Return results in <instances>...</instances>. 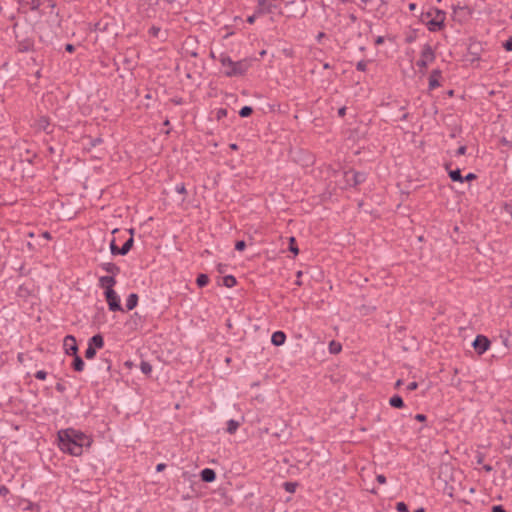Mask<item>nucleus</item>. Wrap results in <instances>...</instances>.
Returning a JSON list of instances; mask_svg holds the SVG:
<instances>
[{
    "mask_svg": "<svg viewBox=\"0 0 512 512\" xmlns=\"http://www.w3.org/2000/svg\"><path fill=\"white\" fill-rule=\"evenodd\" d=\"M59 448L73 456H80L84 448L90 447L92 440L89 436L73 428L58 432Z\"/></svg>",
    "mask_w": 512,
    "mask_h": 512,
    "instance_id": "obj_1",
    "label": "nucleus"
},
{
    "mask_svg": "<svg viewBox=\"0 0 512 512\" xmlns=\"http://www.w3.org/2000/svg\"><path fill=\"white\" fill-rule=\"evenodd\" d=\"M220 62L222 67L225 69L224 73L227 76L242 75L249 67V63L247 61L234 62L228 56H221Z\"/></svg>",
    "mask_w": 512,
    "mask_h": 512,
    "instance_id": "obj_2",
    "label": "nucleus"
},
{
    "mask_svg": "<svg viewBox=\"0 0 512 512\" xmlns=\"http://www.w3.org/2000/svg\"><path fill=\"white\" fill-rule=\"evenodd\" d=\"M105 296L107 299L109 309L111 311L121 310L120 298L114 289H109V291H105Z\"/></svg>",
    "mask_w": 512,
    "mask_h": 512,
    "instance_id": "obj_3",
    "label": "nucleus"
},
{
    "mask_svg": "<svg viewBox=\"0 0 512 512\" xmlns=\"http://www.w3.org/2000/svg\"><path fill=\"white\" fill-rule=\"evenodd\" d=\"M434 60V52L430 46L426 45L422 49L420 59L417 62V65L420 67H427Z\"/></svg>",
    "mask_w": 512,
    "mask_h": 512,
    "instance_id": "obj_4",
    "label": "nucleus"
},
{
    "mask_svg": "<svg viewBox=\"0 0 512 512\" xmlns=\"http://www.w3.org/2000/svg\"><path fill=\"white\" fill-rule=\"evenodd\" d=\"M472 345L476 352L481 355L489 349L490 341L487 337L483 335H478L476 339L473 341Z\"/></svg>",
    "mask_w": 512,
    "mask_h": 512,
    "instance_id": "obj_5",
    "label": "nucleus"
},
{
    "mask_svg": "<svg viewBox=\"0 0 512 512\" xmlns=\"http://www.w3.org/2000/svg\"><path fill=\"white\" fill-rule=\"evenodd\" d=\"M63 346H64V350H65L66 354L73 355V356L77 355L78 347H77L76 339L74 336L67 335L64 338Z\"/></svg>",
    "mask_w": 512,
    "mask_h": 512,
    "instance_id": "obj_6",
    "label": "nucleus"
},
{
    "mask_svg": "<svg viewBox=\"0 0 512 512\" xmlns=\"http://www.w3.org/2000/svg\"><path fill=\"white\" fill-rule=\"evenodd\" d=\"M116 280L113 276H102L99 278V284L101 287L105 288V291H109V289H113Z\"/></svg>",
    "mask_w": 512,
    "mask_h": 512,
    "instance_id": "obj_7",
    "label": "nucleus"
},
{
    "mask_svg": "<svg viewBox=\"0 0 512 512\" xmlns=\"http://www.w3.org/2000/svg\"><path fill=\"white\" fill-rule=\"evenodd\" d=\"M343 176H351L353 178V185L360 184L365 180V174L361 172L347 171L343 173Z\"/></svg>",
    "mask_w": 512,
    "mask_h": 512,
    "instance_id": "obj_8",
    "label": "nucleus"
},
{
    "mask_svg": "<svg viewBox=\"0 0 512 512\" xmlns=\"http://www.w3.org/2000/svg\"><path fill=\"white\" fill-rule=\"evenodd\" d=\"M257 2V14L269 13L272 11L273 6L268 2V0H257Z\"/></svg>",
    "mask_w": 512,
    "mask_h": 512,
    "instance_id": "obj_9",
    "label": "nucleus"
},
{
    "mask_svg": "<svg viewBox=\"0 0 512 512\" xmlns=\"http://www.w3.org/2000/svg\"><path fill=\"white\" fill-rule=\"evenodd\" d=\"M286 335L282 331H276L272 334L271 342L275 346H281L285 343Z\"/></svg>",
    "mask_w": 512,
    "mask_h": 512,
    "instance_id": "obj_10",
    "label": "nucleus"
},
{
    "mask_svg": "<svg viewBox=\"0 0 512 512\" xmlns=\"http://www.w3.org/2000/svg\"><path fill=\"white\" fill-rule=\"evenodd\" d=\"M216 478V473L213 469L205 468L201 471V479L204 482H212Z\"/></svg>",
    "mask_w": 512,
    "mask_h": 512,
    "instance_id": "obj_11",
    "label": "nucleus"
},
{
    "mask_svg": "<svg viewBox=\"0 0 512 512\" xmlns=\"http://www.w3.org/2000/svg\"><path fill=\"white\" fill-rule=\"evenodd\" d=\"M440 78V72L438 70H434L429 77V88L434 89L438 87Z\"/></svg>",
    "mask_w": 512,
    "mask_h": 512,
    "instance_id": "obj_12",
    "label": "nucleus"
},
{
    "mask_svg": "<svg viewBox=\"0 0 512 512\" xmlns=\"http://www.w3.org/2000/svg\"><path fill=\"white\" fill-rule=\"evenodd\" d=\"M101 267L106 272L111 273L113 277L119 273V268L114 263H103Z\"/></svg>",
    "mask_w": 512,
    "mask_h": 512,
    "instance_id": "obj_13",
    "label": "nucleus"
},
{
    "mask_svg": "<svg viewBox=\"0 0 512 512\" xmlns=\"http://www.w3.org/2000/svg\"><path fill=\"white\" fill-rule=\"evenodd\" d=\"M89 345H91L92 347L95 346L97 348H102L104 345L103 337L100 334L94 335L89 340Z\"/></svg>",
    "mask_w": 512,
    "mask_h": 512,
    "instance_id": "obj_14",
    "label": "nucleus"
},
{
    "mask_svg": "<svg viewBox=\"0 0 512 512\" xmlns=\"http://www.w3.org/2000/svg\"><path fill=\"white\" fill-rule=\"evenodd\" d=\"M138 302V296L134 293L130 294L126 300V307L128 310H132L136 307Z\"/></svg>",
    "mask_w": 512,
    "mask_h": 512,
    "instance_id": "obj_15",
    "label": "nucleus"
},
{
    "mask_svg": "<svg viewBox=\"0 0 512 512\" xmlns=\"http://www.w3.org/2000/svg\"><path fill=\"white\" fill-rule=\"evenodd\" d=\"M239 426H240L239 421L231 419L227 422V432L229 434H234L237 431V429L239 428Z\"/></svg>",
    "mask_w": 512,
    "mask_h": 512,
    "instance_id": "obj_16",
    "label": "nucleus"
},
{
    "mask_svg": "<svg viewBox=\"0 0 512 512\" xmlns=\"http://www.w3.org/2000/svg\"><path fill=\"white\" fill-rule=\"evenodd\" d=\"M133 237L131 236L125 243L124 245L120 248L119 252H120V255H126L131 247L133 246Z\"/></svg>",
    "mask_w": 512,
    "mask_h": 512,
    "instance_id": "obj_17",
    "label": "nucleus"
},
{
    "mask_svg": "<svg viewBox=\"0 0 512 512\" xmlns=\"http://www.w3.org/2000/svg\"><path fill=\"white\" fill-rule=\"evenodd\" d=\"M73 368L78 372L84 369V362L78 354L74 355Z\"/></svg>",
    "mask_w": 512,
    "mask_h": 512,
    "instance_id": "obj_18",
    "label": "nucleus"
},
{
    "mask_svg": "<svg viewBox=\"0 0 512 512\" xmlns=\"http://www.w3.org/2000/svg\"><path fill=\"white\" fill-rule=\"evenodd\" d=\"M36 125L38 129L47 131L49 128V120L46 117H40Z\"/></svg>",
    "mask_w": 512,
    "mask_h": 512,
    "instance_id": "obj_19",
    "label": "nucleus"
},
{
    "mask_svg": "<svg viewBox=\"0 0 512 512\" xmlns=\"http://www.w3.org/2000/svg\"><path fill=\"white\" fill-rule=\"evenodd\" d=\"M389 403L392 407L401 408L403 407V400L400 396L395 395L390 398Z\"/></svg>",
    "mask_w": 512,
    "mask_h": 512,
    "instance_id": "obj_20",
    "label": "nucleus"
},
{
    "mask_svg": "<svg viewBox=\"0 0 512 512\" xmlns=\"http://www.w3.org/2000/svg\"><path fill=\"white\" fill-rule=\"evenodd\" d=\"M223 285L231 288L236 285V279L232 275H227L223 278Z\"/></svg>",
    "mask_w": 512,
    "mask_h": 512,
    "instance_id": "obj_21",
    "label": "nucleus"
},
{
    "mask_svg": "<svg viewBox=\"0 0 512 512\" xmlns=\"http://www.w3.org/2000/svg\"><path fill=\"white\" fill-rule=\"evenodd\" d=\"M341 344L336 341H331L329 344V351L333 354H337L341 351Z\"/></svg>",
    "mask_w": 512,
    "mask_h": 512,
    "instance_id": "obj_22",
    "label": "nucleus"
},
{
    "mask_svg": "<svg viewBox=\"0 0 512 512\" xmlns=\"http://www.w3.org/2000/svg\"><path fill=\"white\" fill-rule=\"evenodd\" d=\"M449 176L453 181L463 182V177L459 169L450 171Z\"/></svg>",
    "mask_w": 512,
    "mask_h": 512,
    "instance_id": "obj_23",
    "label": "nucleus"
},
{
    "mask_svg": "<svg viewBox=\"0 0 512 512\" xmlns=\"http://www.w3.org/2000/svg\"><path fill=\"white\" fill-rule=\"evenodd\" d=\"M140 369L146 375H149L152 372V366L146 361L141 362Z\"/></svg>",
    "mask_w": 512,
    "mask_h": 512,
    "instance_id": "obj_24",
    "label": "nucleus"
},
{
    "mask_svg": "<svg viewBox=\"0 0 512 512\" xmlns=\"http://www.w3.org/2000/svg\"><path fill=\"white\" fill-rule=\"evenodd\" d=\"M209 279H208V276L206 274H200L198 277H197V285L199 287H203L205 286L207 283H208Z\"/></svg>",
    "mask_w": 512,
    "mask_h": 512,
    "instance_id": "obj_25",
    "label": "nucleus"
},
{
    "mask_svg": "<svg viewBox=\"0 0 512 512\" xmlns=\"http://www.w3.org/2000/svg\"><path fill=\"white\" fill-rule=\"evenodd\" d=\"M96 354L95 348L88 344V348L85 351V357L87 359H92Z\"/></svg>",
    "mask_w": 512,
    "mask_h": 512,
    "instance_id": "obj_26",
    "label": "nucleus"
},
{
    "mask_svg": "<svg viewBox=\"0 0 512 512\" xmlns=\"http://www.w3.org/2000/svg\"><path fill=\"white\" fill-rule=\"evenodd\" d=\"M252 113V108L249 107V106H244L243 108H241V110L239 111V115L241 117H247L249 116L250 114Z\"/></svg>",
    "mask_w": 512,
    "mask_h": 512,
    "instance_id": "obj_27",
    "label": "nucleus"
},
{
    "mask_svg": "<svg viewBox=\"0 0 512 512\" xmlns=\"http://www.w3.org/2000/svg\"><path fill=\"white\" fill-rule=\"evenodd\" d=\"M110 251L113 255H117V254H120L119 252V248L117 247L116 245V242H115V239H112L111 242H110Z\"/></svg>",
    "mask_w": 512,
    "mask_h": 512,
    "instance_id": "obj_28",
    "label": "nucleus"
},
{
    "mask_svg": "<svg viewBox=\"0 0 512 512\" xmlns=\"http://www.w3.org/2000/svg\"><path fill=\"white\" fill-rule=\"evenodd\" d=\"M290 241V246H289V250L294 253V255H297L299 253V250L298 248L294 245V242H295V238L294 237H291L289 239Z\"/></svg>",
    "mask_w": 512,
    "mask_h": 512,
    "instance_id": "obj_29",
    "label": "nucleus"
},
{
    "mask_svg": "<svg viewBox=\"0 0 512 512\" xmlns=\"http://www.w3.org/2000/svg\"><path fill=\"white\" fill-rule=\"evenodd\" d=\"M296 486H297V484L293 483V482H286L284 484L285 490L290 492V493H293L295 491Z\"/></svg>",
    "mask_w": 512,
    "mask_h": 512,
    "instance_id": "obj_30",
    "label": "nucleus"
},
{
    "mask_svg": "<svg viewBox=\"0 0 512 512\" xmlns=\"http://www.w3.org/2000/svg\"><path fill=\"white\" fill-rule=\"evenodd\" d=\"M396 509L399 512H407L408 511V507L404 502L397 503Z\"/></svg>",
    "mask_w": 512,
    "mask_h": 512,
    "instance_id": "obj_31",
    "label": "nucleus"
},
{
    "mask_svg": "<svg viewBox=\"0 0 512 512\" xmlns=\"http://www.w3.org/2000/svg\"><path fill=\"white\" fill-rule=\"evenodd\" d=\"M246 247V243L241 240V241H237L236 244H235V249L238 250V251H243Z\"/></svg>",
    "mask_w": 512,
    "mask_h": 512,
    "instance_id": "obj_32",
    "label": "nucleus"
},
{
    "mask_svg": "<svg viewBox=\"0 0 512 512\" xmlns=\"http://www.w3.org/2000/svg\"><path fill=\"white\" fill-rule=\"evenodd\" d=\"M47 374L43 370H39L36 372L35 377L39 380H44L46 378Z\"/></svg>",
    "mask_w": 512,
    "mask_h": 512,
    "instance_id": "obj_33",
    "label": "nucleus"
},
{
    "mask_svg": "<svg viewBox=\"0 0 512 512\" xmlns=\"http://www.w3.org/2000/svg\"><path fill=\"white\" fill-rule=\"evenodd\" d=\"M504 48L507 51H512V36L504 43Z\"/></svg>",
    "mask_w": 512,
    "mask_h": 512,
    "instance_id": "obj_34",
    "label": "nucleus"
},
{
    "mask_svg": "<svg viewBox=\"0 0 512 512\" xmlns=\"http://www.w3.org/2000/svg\"><path fill=\"white\" fill-rule=\"evenodd\" d=\"M175 190H176V192H178V193H180V194H183V193H185V192H186V189H185L184 184H178V185H176Z\"/></svg>",
    "mask_w": 512,
    "mask_h": 512,
    "instance_id": "obj_35",
    "label": "nucleus"
},
{
    "mask_svg": "<svg viewBox=\"0 0 512 512\" xmlns=\"http://www.w3.org/2000/svg\"><path fill=\"white\" fill-rule=\"evenodd\" d=\"M366 66H367V64L364 61H359L357 63V69L360 70V71H365Z\"/></svg>",
    "mask_w": 512,
    "mask_h": 512,
    "instance_id": "obj_36",
    "label": "nucleus"
},
{
    "mask_svg": "<svg viewBox=\"0 0 512 512\" xmlns=\"http://www.w3.org/2000/svg\"><path fill=\"white\" fill-rule=\"evenodd\" d=\"M376 480L380 484H385L386 483V477L384 475H382V474L377 475Z\"/></svg>",
    "mask_w": 512,
    "mask_h": 512,
    "instance_id": "obj_37",
    "label": "nucleus"
},
{
    "mask_svg": "<svg viewBox=\"0 0 512 512\" xmlns=\"http://www.w3.org/2000/svg\"><path fill=\"white\" fill-rule=\"evenodd\" d=\"M492 512H506V511L501 505H496V506L492 507Z\"/></svg>",
    "mask_w": 512,
    "mask_h": 512,
    "instance_id": "obj_38",
    "label": "nucleus"
},
{
    "mask_svg": "<svg viewBox=\"0 0 512 512\" xmlns=\"http://www.w3.org/2000/svg\"><path fill=\"white\" fill-rule=\"evenodd\" d=\"M501 338H502L504 346L508 348L510 346V344H509V335H506V336L502 335Z\"/></svg>",
    "mask_w": 512,
    "mask_h": 512,
    "instance_id": "obj_39",
    "label": "nucleus"
},
{
    "mask_svg": "<svg viewBox=\"0 0 512 512\" xmlns=\"http://www.w3.org/2000/svg\"><path fill=\"white\" fill-rule=\"evenodd\" d=\"M226 113H227V112H226V110H225V109H219V110L217 111V118H218V119H220V118L224 117V116L226 115Z\"/></svg>",
    "mask_w": 512,
    "mask_h": 512,
    "instance_id": "obj_40",
    "label": "nucleus"
},
{
    "mask_svg": "<svg viewBox=\"0 0 512 512\" xmlns=\"http://www.w3.org/2000/svg\"><path fill=\"white\" fill-rule=\"evenodd\" d=\"M466 152V147L465 146H460L457 151H456V154L457 155H464Z\"/></svg>",
    "mask_w": 512,
    "mask_h": 512,
    "instance_id": "obj_41",
    "label": "nucleus"
},
{
    "mask_svg": "<svg viewBox=\"0 0 512 512\" xmlns=\"http://www.w3.org/2000/svg\"><path fill=\"white\" fill-rule=\"evenodd\" d=\"M418 387V383L417 382H411L409 383V385L407 386V389L412 391V390H415L416 388Z\"/></svg>",
    "mask_w": 512,
    "mask_h": 512,
    "instance_id": "obj_42",
    "label": "nucleus"
},
{
    "mask_svg": "<svg viewBox=\"0 0 512 512\" xmlns=\"http://www.w3.org/2000/svg\"><path fill=\"white\" fill-rule=\"evenodd\" d=\"M345 178V182H346V185L347 186H354L353 185V178L351 176L349 177H344Z\"/></svg>",
    "mask_w": 512,
    "mask_h": 512,
    "instance_id": "obj_43",
    "label": "nucleus"
},
{
    "mask_svg": "<svg viewBox=\"0 0 512 512\" xmlns=\"http://www.w3.org/2000/svg\"><path fill=\"white\" fill-rule=\"evenodd\" d=\"M415 419H416V420H418V421H425L426 416H425V415H423V414H417V415L415 416Z\"/></svg>",
    "mask_w": 512,
    "mask_h": 512,
    "instance_id": "obj_44",
    "label": "nucleus"
},
{
    "mask_svg": "<svg viewBox=\"0 0 512 512\" xmlns=\"http://www.w3.org/2000/svg\"><path fill=\"white\" fill-rule=\"evenodd\" d=\"M8 493V489L5 486L0 487V495H6Z\"/></svg>",
    "mask_w": 512,
    "mask_h": 512,
    "instance_id": "obj_45",
    "label": "nucleus"
},
{
    "mask_svg": "<svg viewBox=\"0 0 512 512\" xmlns=\"http://www.w3.org/2000/svg\"><path fill=\"white\" fill-rule=\"evenodd\" d=\"M164 468H165V464H163V463H160V464H158V465L156 466V470H157L158 472L162 471Z\"/></svg>",
    "mask_w": 512,
    "mask_h": 512,
    "instance_id": "obj_46",
    "label": "nucleus"
},
{
    "mask_svg": "<svg viewBox=\"0 0 512 512\" xmlns=\"http://www.w3.org/2000/svg\"><path fill=\"white\" fill-rule=\"evenodd\" d=\"M42 237H43V238H45V239H47V240L51 239V235H50V233H49V232H47V231L42 233Z\"/></svg>",
    "mask_w": 512,
    "mask_h": 512,
    "instance_id": "obj_47",
    "label": "nucleus"
},
{
    "mask_svg": "<svg viewBox=\"0 0 512 512\" xmlns=\"http://www.w3.org/2000/svg\"><path fill=\"white\" fill-rule=\"evenodd\" d=\"M255 18H256V15L249 16V17L247 18V21H248L250 24H252V23H254Z\"/></svg>",
    "mask_w": 512,
    "mask_h": 512,
    "instance_id": "obj_48",
    "label": "nucleus"
},
{
    "mask_svg": "<svg viewBox=\"0 0 512 512\" xmlns=\"http://www.w3.org/2000/svg\"><path fill=\"white\" fill-rule=\"evenodd\" d=\"M345 111H346V108L345 107H342L338 110V114L339 116H344L345 115Z\"/></svg>",
    "mask_w": 512,
    "mask_h": 512,
    "instance_id": "obj_49",
    "label": "nucleus"
},
{
    "mask_svg": "<svg viewBox=\"0 0 512 512\" xmlns=\"http://www.w3.org/2000/svg\"><path fill=\"white\" fill-rule=\"evenodd\" d=\"M66 50H67L68 52H72V51L74 50V46H73L72 44H67V45H66Z\"/></svg>",
    "mask_w": 512,
    "mask_h": 512,
    "instance_id": "obj_50",
    "label": "nucleus"
},
{
    "mask_svg": "<svg viewBox=\"0 0 512 512\" xmlns=\"http://www.w3.org/2000/svg\"><path fill=\"white\" fill-rule=\"evenodd\" d=\"M475 177H476V176H475L473 173H469V174L465 177V179H466V180H471V179H474Z\"/></svg>",
    "mask_w": 512,
    "mask_h": 512,
    "instance_id": "obj_51",
    "label": "nucleus"
},
{
    "mask_svg": "<svg viewBox=\"0 0 512 512\" xmlns=\"http://www.w3.org/2000/svg\"><path fill=\"white\" fill-rule=\"evenodd\" d=\"M415 8H416V4H414V3L409 4L410 10H414Z\"/></svg>",
    "mask_w": 512,
    "mask_h": 512,
    "instance_id": "obj_52",
    "label": "nucleus"
},
{
    "mask_svg": "<svg viewBox=\"0 0 512 512\" xmlns=\"http://www.w3.org/2000/svg\"><path fill=\"white\" fill-rule=\"evenodd\" d=\"M349 18H350V19H351V21H353V22H355V21H356V19H357V18H356V16H355L354 14H351V15L349 16Z\"/></svg>",
    "mask_w": 512,
    "mask_h": 512,
    "instance_id": "obj_53",
    "label": "nucleus"
},
{
    "mask_svg": "<svg viewBox=\"0 0 512 512\" xmlns=\"http://www.w3.org/2000/svg\"><path fill=\"white\" fill-rule=\"evenodd\" d=\"M484 469H485L486 471H488V472L492 470L491 466H489V465H485V466H484Z\"/></svg>",
    "mask_w": 512,
    "mask_h": 512,
    "instance_id": "obj_54",
    "label": "nucleus"
},
{
    "mask_svg": "<svg viewBox=\"0 0 512 512\" xmlns=\"http://www.w3.org/2000/svg\"><path fill=\"white\" fill-rule=\"evenodd\" d=\"M376 42H377L378 44H379V43H382V42H383L382 37H378V39H377V41H376Z\"/></svg>",
    "mask_w": 512,
    "mask_h": 512,
    "instance_id": "obj_55",
    "label": "nucleus"
},
{
    "mask_svg": "<svg viewBox=\"0 0 512 512\" xmlns=\"http://www.w3.org/2000/svg\"><path fill=\"white\" fill-rule=\"evenodd\" d=\"M230 148H231V149H237V145H236V144H231V145H230Z\"/></svg>",
    "mask_w": 512,
    "mask_h": 512,
    "instance_id": "obj_56",
    "label": "nucleus"
},
{
    "mask_svg": "<svg viewBox=\"0 0 512 512\" xmlns=\"http://www.w3.org/2000/svg\"><path fill=\"white\" fill-rule=\"evenodd\" d=\"M401 384H402V381H401V380H398V381L396 382V386H397V387H398V386H400Z\"/></svg>",
    "mask_w": 512,
    "mask_h": 512,
    "instance_id": "obj_57",
    "label": "nucleus"
},
{
    "mask_svg": "<svg viewBox=\"0 0 512 512\" xmlns=\"http://www.w3.org/2000/svg\"><path fill=\"white\" fill-rule=\"evenodd\" d=\"M415 512H425V510L423 508H419Z\"/></svg>",
    "mask_w": 512,
    "mask_h": 512,
    "instance_id": "obj_58",
    "label": "nucleus"
},
{
    "mask_svg": "<svg viewBox=\"0 0 512 512\" xmlns=\"http://www.w3.org/2000/svg\"><path fill=\"white\" fill-rule=\"evenodd\" d=\"M431 24H433V25H440V23L435 22V21H431Z\"/></svg>",
    "mask_w": 512,
    "mask_h": 512,
    "instance_id": "obj_59",
    "label": "nucleus"
},
{
    "mask_svg": "<svg viewBox=\"0 0 512 512\" xmlns=\"http://www.w3.org/2000/svg\"><path fill=\"white\" fill-rule=\"evenodd\" d=\"M323 35H324L323 33H319L318 39H322Z\"/></svg>",
    "mask_w": 512,
    "mask_h": 512,
    "instance_id": "obj_60",
    "label": "nucleus"
},
{
    "mask_svg": "<svg viewBox=\"0 0 512 512\" xmlns=\"http://www.w3.org/2000/svg\"><path fill=\"white\" fill-rule=\"evenodd\" d=\"M329 67H330V66H329V64H328V63H325V64H324V68H325V69H328Z\"/></svg>",
    "mask_w": 512,
    "mask_h": 512,
    "instance_id": "obj_61",
    "label": "nucleus"
},
{
    "mask_svg": "<svg viewBox=\"0 0 512 512\" xmlns=\"http://www.w3.org/2000/svg\"><path fill=\"white\" fill-rule=\"evenodd\" d=\"M301 275H302V272H301V271H298V272H297V277H301Z\"/></svg>",
    "mask_w": 512,
    "mask_h": 512,
    "instance_id": "obj_62",
    "label": "nucleus"
}]
</instances>
